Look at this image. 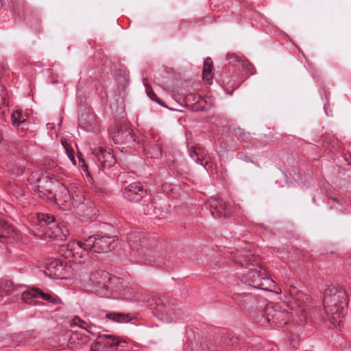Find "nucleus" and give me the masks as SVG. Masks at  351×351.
<instances>
[{"label":"nucleus","instance_id":"nucleus-33","mask_svg":"<svg viewBox=\"0 0 351 351\" xmlns=\"http://www.w3.org/2000/svg\"><path fill=\"white\" fill-rule=\"evenodd\" d=\"M0 93V106L2 105H6V100L5 98V93L2 89H1Z\"/></svg>","mask_w":351,"mask_h":351},{"label":"nucleus","instance_id":"nucleus-8","mask_svg":"<svg viewBox=\"0 0 351 351\" xmlns=\"http://www.w3.org/2000/svg\"><path fill=\"white\" fill-rule=\"evenodd\" d=\"M207 205L210 208L211 215L215 219H225L230 215L229 206L219 197H210L207 202Z\"/></svg>","mask_w":351,"mask_h":351},{"label":"nucleus","instance_id":"nucleus-14","mask_svg":"<svg viewBox=\"0 0 351 351\" xmlns=\"http://www.w3.org/2000/svg\"><path fill=\"white\" fill-rule=\"evenodd\" d=\"M93 152L98 162L104 167H111L115 165V158L110 149L99 147L95 149Z\"/></svg>","mask_w":351,"mask_h":351},{"label":"nucleus","instance_id":"nucleus-22","mask_svg":"<svg viewBox=\"0 0 351 351\" xmlns=\"http://www.w3.org/2000/svg\"><path fill=\"white\" fill-rule=\"evenodd\" d=\"M106 317L113 322L123 323L128 322V315L122 313L110 312L106 315Z\"/></svg>","mask_w":351,"mask_h":351},{"label":"nucleus","instance_id":"nucleus-4","mask_svg":"<svg viewBox=\"0 0 351 351\" xmlns=\"http://www.w3.org/2000/svg\"><path fill=\"white\" fill-rule=\"evenodd\" d=\"M109 274L106 271L95 270L83 273L80 276V283L86 291L100 297H107L109 295Z\"/></svg>","mask_w":351,"mask_h":351},{"label":"nucleus","instance_id":"nucleus-16","mask_svg":"<svg viewBox=\"0 0 351 351\" xmlns=\"http://www.w3.org/2000/svg\"><path fill=\"white\" fill-rule=\"evenodd\" d=\"M189 152L190 157L197 164H200L204 166L202 161L205 159L206 156V152L204 149L200 146H195L189 148Z\"/></svg>","mask_w":351,"mask_h":351},{"label":"nucleus","instance_id":"nucleus-15","mask_svg":"<svg viewBox=\"0 0 351 351\" xmlns=\"http://www.w3.org/2000/svg\"><path fill=\"white\" fill-rule=\"evenodd\" d=\"M63 271V265L61 263L55 261L48 264L46 272L51 278L61 279L64 278Z\"/></svg>","mask_w":351,"mask_h":351},{"label":"nucleus","instance_id":"nucleus-24","mask_svg":"<svg viewBox=\"0 0 351 351\" xmlns=\"http://www.w3.org/2000/svg\"><path fill=\"white\" fill-rule=\"evenodd\" d=\"M38 298H41L43 300L52 304H58L60 302L59 298L55 295L45 293L40 290H39Z\"/></svg>","mask_w":351,"mask_h":351},{"label":"nucleus","instance_id":"nucleus-36","mask_svg":"<svg viewBox=\"0 0 351 351\" xmlns=\"http://www.w3.org/2000/svg\"><path fill=\"white\" fill-rule=\"evenodd\" d=\"M223 341H224V343H225L227 346H232V345H233V343H234L232 342V339H229V340L228 341V340L226 339V338H223Z\"/></svg>","mask_w":351,"mask_h":351},{"label":"nucleus","instance_id":"nucleus-17","mask_svg":"<svg viewBox=\"0 0 351 351\" xmlns=\"http://www.w3.org/2000/svg\"><path fill=\"white\" fill-rule=\"evenodd\" d=\"M39 289L27 288L21 291V299L25 303L36 304L38 298Z\"/></svg>","mask_w":351,"mask_h":351},{"label":"nucleus","instance_id":"nucleus-13","mask_svg":"<svg viewBox=\"0 0 351 351\" xmlns=\"http://www.w3.org/2000/svg\"><path fill=\"white\" fill-rule=\"evenodd\" d=\"M119 298L129 301H140V292L136 288L128 285L126 283H121L118 287Z\"/></svg>","mask_w":351,"mask_h":351},{"label":"nucleus","instance_id":"nucleus-23","mask_svg":"<svg viewBox=\"0 0 351 351\" xmlns=\"http://www.w3.org/2000/svg\"><path fill=\"white\" fill-rule=\"evenodd\" d=\"M25 115L23 114L22 110H16L12 114V124L14 126H19L25 121Z\"/></svg>","mask_w":351,"mask_h":351},{"label":"nucleus","instance_id":"nucleus-28","mask_svg":"<svg viewBox=\"0 0 351 351\" xmlns=\"http://www.w3.org/2000/svg\"><path fill=\"white\" fill-rule=\"evenodd\" d=\"M133 239H138L139 240L140 239L139 234L136 233V232H131L128 235V243L132 248H134L136 246V241H134L132 240Z\"/></svg>","mask_w":351,"mask_h":351},{"label":"nucleus","instance_id":"nucleus-3","mask_svg":"<svg viewBox=\"0 0 351 351\" xmlns=\"http://www.w3.org/2000/svg\"><path fill=\"white\" fill-rule=\"evenodd\" d=\"M323 304L330 322L335 326H340L346 313L348 304L346 291L342 288L335 287L326 289Z\"/></svg>","mask_w":351,"mask_h":351},{"label":"nucleus","instance_id":"nucleus-29","mask_svg":"<svg viewBox=\"0 0 351 351\" xmlns=\"http://www.w3.org/2000/svg\"><path fill=\"white\" fill-rule=\"evenodd\" d=\"M64 145V149L66 151V153L69 158L71 160L72 163L74 165H76V161L75 160V156H74L73 151V150H70L66 145Z\"/></svg>","mask_w":351,"mask_h":351},{"label":"nucleus","instance_id":"nucleus-35","mask_svg":"<svg viewBox=\"0 0 351 351\" xmlns=\"http://www.w3.org/2000/svg\"><path fill=\"white\" fill-rule=\"evenodd\" d=\"M243 69L247 71L249 73H250V74L254 73V67L252 64H251L250 67H243Z\"/></svg>","mask_w":351,"mask_h":351},{"label":"nucleus","instance_id":"nucleus-40","mask_svg":"<svg viewBox=\"0 0 351 351\" xmlns=\"http://www.w3.org/2000/svg\"><path fill=\"white\" fill-rule=\"evenodd\" d=\"M1 140H2V137H1V136L0 135V142L1 141Z\"/></svg>","mask_w":351,"mask_h":351},{"label":"nucleus","instance_id":"nucleus-5","mask_svg":"<svg viewBox=\"0 0 351 351\" xmlns=\"http://www.w3.org/2000/svg\"><path fill=\"white\" fill-rule=\"evenodd\" d=\"M291 314L279 304H267L265 308V314L263 320L260 322L265 324V322L274 325L278 328L283 327L288 324L291 318Z\"/></svg>","mask_w":351,"mask_h":351},{"label":"nucleus","instance_id":"nucleus-11","mask_svg":"<svg viewBox=\"0 0 351 351\" xmlns=\"http://www.w3.org/2000/svg\"><path fill=\"white\" fill-rule=\"evenodd\" d=\"M146 194L143 186L138 182L129 184L123 190V196L130 202H139Z\"/></svg>","mask_w":351,"mask_h":351},{"label":"nucleus","instance_id":"nucleus-30","mask_svg":"<svg viewBox=\"0 0 351 351\" xmlns=\"http://www.w3.org/2000/svg\"><path fill=\"white\" fill-rule=\"evenodd\" d=\"M40 187L41 186L40 184L36 185L35 184L34 186H32V189L34 190L35 192L38 193V196L41 198H44L45 196V193L40 190Z\"/></svg>","mask_w":351,"mask_h":351},{"label":"nucleus","instance_id":"nucleus-34","mask_svg":"<svg viewBox=\"0 0 351 351\" xmlns=\"http://www.w3.org/2000/svg\"><path fill=\"white\" fill-rule=\"evenodd\" d=\"M38 181V182H41L40 176L37 175H32L31 177L29 178V181L30 182L31 184H33L34 181Z\"/></svg>","mask_w":351,"mask_h":351},{"label":"nucleus","instance_id":"nucleus-9","mask_svg":"<svg viewBox=\"0 0 351 351\" xmlns=\"http://www.w3.org/2000/svg\"><path fill=\"white\" fill-rule=\"evenodd\" d=\"M67 250L69 254L75 258V261L81 262L82 258H86L88 256L91 247H89L85 241H71L67 244Z\"/></svg>","mask_w":351,"mask_h":351},{"label":"nucleus","instance_id":"nucleus-2","mask_svg":"<svg viewBox=\"0 0 351 351\" xmlns=\"http://www.w3.org/2000/svg\"><path fill=\"white\" fill-rule=\"evenodd\" d=\"M239 265L244 269L241 277L243 283L267 291L277 293L281 291L254 255L247 256L245 259L239 262Z\"/></svg>","mask_w":351,"mask_h":351},{"label":"nucleus","instance_id":"nucleus-20","mask_svg":"<svg viewBox=\"0 0 351 351\" xmlns=\"http://www.w3.org/2000/svg\"><path fill=\"white\" fill-rule=\"evenodd\" d=\"M14 290V284L11 281H0V301L5 296L9 295Z\"/></svg>","mask_w":351,"mask_h":351},{"label":"nucleus","instance_id":"nucleus-21","mask_svg":"<svg viewBox=\"0 0 351 351\" xmlns=\"http://www.w3.org/2000/svg\"><path fill=\"white\" fill-rule=\"evenodd\" d=\"M100 337L105 341L104 346L106 348L117 347L121 343V341L112 335H101Z\"/></svg>","mask_w":351,"mask_h":351},{"label":"nucleus","instance_id":"nucleus-1","mask_svg":"<svg viewBox=\"0 0 351 351\" xmlns=\"http://www.w3.org/2000/svg\"><path fill=\"white\" fill-rule=\"evenodd\" d=\"M46 178L47 191L61 209L73 211L79 215L85 214L84 197L80 190H75L73 186L66 187L52 173H49Z\"/></svg>","mask_w":351,"mask_h":351},{"label":"nucleus","instance_id":"nucleus-37","mask_svg":"<svg viewBox=\"0 0 351 351\" xmlns=\"http://www.w3.org/2000/svg\"><path fill=\"white\" fill-rule=\"evenodd\" d=\"M332 147L334 149H337L338 148V145H337V140H333L332 141Z\"/></svg>","mask_w":351,"mask_h":351},{"label":"nucleus","instance_id":"nucleus-12","mask_svg":"<svg viewBox=\"0 0 351 351\" xmlns=\"http://www.w3.org/2000/svg\"><path fill=\"white\" fill-rule=\"evenodd\" d=\"M44 234L42 239H53L60 241L66 239L68 234V230L64 226L60 227L56 222L51 223V226H49L47 229L42 232Z\"/></svg>","mask_w":351,"mask_h":351},{"label":"nucleus","instance_id":"nucleus-27","mask_svg":"<svg viewBox=\"0 0 351 351\" xmlns=\"http://www.w3.org/2000/svg\"><path fill=\"white\" fill-rule=\"evenodd\" d=\"M163 317V319L167 322H172L178 321V318L176 317V314L174 311H170L167 313Z\"/></svg>","mask_w":351,"mask_h":351},{"label":"nucleus","instance_id":"nucleus-7","mask_svg":"<svg viewBox=\"0 0 351 351\" xmlns=\"http://www.w3.org/2000/svg\"><path fill=\"white\" fill-rule=\"evenodd\" d=\"M159 137L148 134L142 138V146L146 154L153 158H159L162 156L161 144L158 143Z\"/></svg>","mask_w":351,"mask_h":351},{"label":"nucleus","instance_id":"nucleus-26","mask_svg":"<svg viewBox=\"0 0 351 351\" xmlns=\"http://www.w3.org/2000/svg\"><path fill=\"white\" fill-rule=\"evenodd\" d=\"M147 94L148 97L153 101H155L158 104H159L160 106L167 107L165 105L162 104V102L157 97L156 93L149 88H147Z\"/></svg>","mask_w":351,"mask_h":351},{"label":"nucleus","instance_id":"nucleus-25","mask_svg":"<svg viewBox=\"0 0 351 351\" xmlns=\"http://www.w3.org/2000/svg\"><path fill=\"white\" fill-rule=\"evenodd\" d=\"M104 343L105 341L101 339L99 335L97 339L91 343L90 351H104L106 348L104 346Z\"/></svg>","mask_w":351,"mask_h":351},{"label":"nucleus","instance_id":"nucleus-39","mask_svg":"<svg viewBox=\"0 0 351 351\" xmlns=\"http://www.w3.org/2000/svg\"><path fill=\"white\" fill-rule=\"evenodd\" d=\"M125 134L128 135V136H130V138H132V136H131L130 133L129 132H127V131H125L124 132Z\"/></svg>","mask_w":351,"mask_h":351},{"label":"nucleus","instance_id":"nucleus-6","mask_svg":"<svg viewBox=\"0 0 351 351\" xmlns=\"http://www.w3.org/2000/svg\"><path fill=\"white\" fill-rule=\"evenodd\" d=\"M114 237L94 234L86 239V244L96 253H106L114 248Z\"/></svg>","mask_w":351,"mask_h":351},{"label":"nucleus","instance_id":"nucleus-18","mask_svg":"<svg viewBox=\"0 0 351 351\" xmlns=\"http://www.w3.org/2000/svg\"><path fill=\"white\" fill-rule=\"evenodd\" d=\"M213 61L210 58H207L204 64L203 71H202V78L204 81L207 82L208 84H212L213 82Z\"/></svg>","mask_w":351,"mask_h":351},{"label":"nucleus","instance_id":"nucleus-32","mask_svg":"<svg viewBox=\"0 0 351 351\" xmlns=\"http://www.w3.org/2000/svg\"><path fill=\"white\" fill-rule=\"evenodd\" d=\"M73 324L80 326L81 328H84V324H86L85 322L80 319L79 317H75L73 319Z\"/></svg>","mask_w":351,"mask_h":351},{"label":"nucleus","instance_id":"nucleus-19","mask_svg":"<svg viewBox=\"0 0 351 351\" xmlns=\"http://www.w3.org/2000/svg\"><path fill=\"white\" fill-rule=\"evenodd\" d=\"M227 60L230 64L241 67H250L251 64L246 60L243 57L239 56L235 53H228L226 56Z\"/></svg>","mask_w":351,"mask_h":351},{"label":"nucleus","instance_id":"nucleus-31","mask_svg":"<svg viewBox=\"0 0 351 351\" xmlns=\"http://www.w3.org/2000/svg\"><path fill=\"white\" fill-rule=\"evenodd\" d=\"M199 99H200V97L199 96H197V95H188L186 97V100L187 101H193L194 103H198L199 101Z\"/></svg>","mask_w":351,"mask_h":351},{"label":"nucleus","instance_id":"nucleus-10","mask_svg":"<svg viewBox=\"0 0 351 351\" xmlns=\"http://www.w3.org/2000/svg\"><path fill=\"white\" fill-rule=\"evenodd\" d=\"M54 222V216L49 214L38 213L36 217L33 221L35 230H32V233L41 238L44 235V234H42V232H44V230L51 226V223Z\"/></svg>","mask_w":351,"mask_h":351},{"label":"nucleus","instance_id":"nucleus-38","mask_svg":"<svg viewBox=\"0 0 351 351\" xmlns=\"http://www.w3.org/2000/svg\"><path fill=\"white\" fill-rule=\"evenodd\" d=\"M60 170V169L59 167H56L55 169H54V172L55 173H58Z\"/></svg>","mask_w":351,"mask_h":351}]
</instances>
